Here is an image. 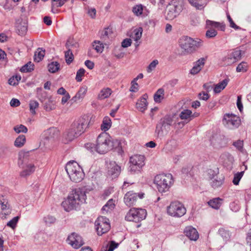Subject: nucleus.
I'll list each match as a JSON object with an SVG mask.
<instances>
[{"instance_id": "1", "label": "nucleus", "mask_w": 251, "mask_h": 251, "mask_svg": "<svg viewBox=\"0 0 251 251\" xmlns=\"http://www.w3.org/2000/svg\"><path fill=\"white\" fill-rule=\"evenodd\" d=\"M85 192L80 188H76L72 190L67 199L62 202V205L65 210L70 211L78 208L79 205L85 201Z\"/></svg>"}, {"instance_id": "2", "label": "nucleus", "mask_w": 251, "mask_h": 251, "mask_svg": "<svg viewBox=\"0 0 251 251\" xmlns=\"http://www.w3.org/2000/svg\"><path fill=\"white\" fill-rule=\"evenodd\" d=\"M85 147L92 153L96 151L100 154H104L111 149L112 143L108 135L106 133H102L97 137L96 145L88 143L85 145Z\"/></svg>"}, {"instance_id": "3", "label": "nucleus", "mask_w": 251, "mask_h": 251, "mask_svg": "<svg viewBox=\"0 0 251 251\" xmlns=\"http://www.w3.org/2000/svg\"><path fill=\"white\" fill-rule=\"evenodd\" d=\"M185 8L184 0H173L166 6L164 17L167 20L176 18Z\"/></svg>"}, {"instance_id": "4", "label": "nucleus", "mask_w": 251, "mask_h": 251, "mask_svg": "<svg viewBox=\"0 0 251 251\" xmlns=\"http://www.w3.org/2000/svg\"><path fill=\"white\" fill-rule=\"evenodd\" d=\"M65 170L70 179L75 182H80L84 177V173L82 169L75 161L68 162Z\"/></svg>"}, {"instance_id": "5", "label": "nucleus", "mask_w": 251, "mask_h": 251, "mask_svg": "<svg viewBox=\"0 0 251 251\" xmlns=\"http://www.w3.org/2000/svg\"><path fill=\"white\" fill-rule=\"evenodd\" d=\"M18 165L22 168L23 170L20 173L22 177H25L32 174L35 170V167L26 154H20L19 155Z\"/></svg>"}, {"instance_id": "6", "label": "nucleus", "mask_w": 251, "mask_h": 251, "mask_svg": "<svg viewBox=\"0 0 251 251\" xmlns=\"http://www.w3.org/2000/svg\"><path fill=\"white\" fill-rule=\"evenodd\" d=\"M154 184L160 193L168 191L174 183L173 176L170 174H159L154 179Z\"/></svg>"}, {"instance_id": "7", "label": "nucleus", "mask_w": 251, "mask_h": 251, "mask_svg": "<svg viewBox=\"0 0 251 251\" xmlns=\"http://www.w3.org/2000/svg\"><path fill=\"white\" fill-rule=\"evenodd\" d=\"M92 118L88 115H84L75 119L72 124V129L75 130L77 134L80 135L84 133L86 129L92 124Z\"/></svg>"}, {"instance_id": "8", "label": "nucleus", "mask_w": 251, "mask_h": 251, "mask_svg": "<svg viewBox=\"0 0 251 251\" xmlns=\"http://www.w3.org/2000/svg\"><path fill=\"white\" fill-rule=\"evenodd\" d=\"M186 212V209L184 205L178 201L172 202L167 207L168 214L173 217H181Z\"/></svg>"}, {"instance_id": "9", "label": "nucleus", "mask_w": 251, "mask_h": 251, "mask_svg": "<svg viewBox=\"0 0 251 251\" xmlns=\"http://www.w3.org/2000/svg\"><path fill=\"white\" fill-rule=\"evenodd\" d=\"M145 157L141 155H134L130 157L129 171L132 173L139 172L144 166Z\"/></svg>"}, {"instance_id": "10", "label": "nucleus", "mask_w": 251, "mask_h": 251, "mask_svg": "<svg viewBox=\"0 0 251 251\" xmlns=\"http://www.w3.org/2000/svg\"><path fill=\"white\" fill-rule=\"evenodd\" d=\"M98 234L101 235L109 231L110 228L109 220L103 216L99 217L95 223Z\"/></svg>"}, {"instance_id": "11", "label": "nucleus", "mask_w": 251, "mask_h": 251, "mask_svg": "<svg viewBox=\"0 0 251 251\" xmlns=\"http://www.w3.org/2000/svg\"><path fill=\"white\" fill-rule=\"evenodd\" d=\"M240 123L239 117L235 115L226 114L224 116L223 123L229 129H233L238 127Z\"/></svg>"}, {"instance_id": "12", "label": "nucleus", "mask_w": 251, "mask_h": 251, "mask_svg": "<svg viewBox=\"0 0 251 251\" xmlns=\"http://www.w3.org/2000/svg\"><path fill=\"white\" fill-rule=\"evenodd\" d=\"M194 40L188 36H182L179 40V47L187 52L194 50Z\"/></svg>"}, {"instance_id": "13", "label": "nucleus", "mask_w": 251, "mask_h": 251, "mask_svg": "<svg viewBox=\"0 0 251 251\" xmlns=\"http://www.w3.org/2000/svg\"><path fill=\"white\" fill-rule=\"evenodd\" d=\"M241 58V51L235 50L222 59V62L224 65H230L239 60Z\"/></svg>"}, {"instance_id": "14", "label": "nucleus", "mask_w": 251, "mask_h": 251, "mask_svg": "<svg viewBox=\"0 0 251 251\" xmlns=\"http://www.w3.org/2000/svg\"><path fill=\"white\" fill-rule=\"evenodd\" d=\"M67 242L74 249H78L84 244L82 237L78 234L73 232L69 235Z\"/></svg>"}, {"instance_id": "15", "label": "nucleus", "mask_w": 251, "mask_h": 251, "mask_svg": "<svg viewBox=\"0 0 251 251\" xmlns=\"http://www.w3.org/2000/svg\"><path fill=\"white\" fill-rule=\"evenodd\" d=\"M144 195V194L143 193L137 194L132 191L128 192L125 195L124 202L128 206H133L135 204L138 198L142 199Z\"/></svg>"}, {"instance_id": "16", "label": "nucleus", "mask_w": 251, "mask_h": 251, "mask_svg": "<svg viewBox=\"0 0 251 251\" xmlns=\"http://www.w3.org/2000/svg\"><path fill=\"white\" fill-rule=\"evenodd\" d=\"M107 175L112 179L118 177L121 173V167L115 161L107 164Z\"/></svg>"}, {"instance_id": "17", "label": "nucleus", "mask_w": 251, "mask_h": 251, "mask_svg": "<svg viewBox=\"0 0 251 251\" xmlns=\"http://www.w3.org/2000/svg\"><path fill=\"white\" fill-rule=\"evenodd\" d=\"M45 97L40 98L41 102L43 103L44 109L47 111H51L55 108V102L51 96L46 97V92H44Z\"/></svg>"}, {"instance_id": "18", "label": "nucleus", "mask_w": 251, "mask_h": 251, "mask_svg": "<svg viewBox=\"0 0 251 251\" xmlns=\"http://www.w3.org/2000/svg\"><path fill=\"white\" fill-rule=\"evenodd\" d=\"M165 129L167 130L168 132L170 130V126L175 125L176 123V117L175 115H167L161 118L158 122Z\"/></svg>"}, {"instance_id": "19", "label": "nucleus", "mask_w": 251, "mask_h": 251, "mask_svg": "<svg viewBox=\"0 0 251 251\" xmlns=\"http://www.w3.org/2000/svg\"><path fill=\"white\" fill-rule=\"evenodd\" d=\"M79 135L77 133L72 129V127L67 129L63 133V139L65 143H68L69 142L73 141L74 139L79 136Z\"/></svg>"}, {"instance_id": "20", "label": "nucleus", "mask_w": 251, "mask_h": 251, "mask_svg": "<svg viewBox=\"0 0 251 251\" xmlns=\"http://www.w3.org/2000/svg\"><path fill=\"white\" fill-rule=\"evenodd\" d=\"M16 28L19 35H24L27 30V22L26 20L20 18L16 21Z\"/></svg>"}, {"instance_id": "21", "label": "nucleus", "mask_w": 251, "mask_h": 251, "mask_svg": "<svg viewBox=\"0 0 251 251\" xmlns=\"http://www.w3.org/2000/svg\"><path fill=\"white\" fill-rule=\"evenodd\" d=\"M184 233L191 240L196 241L199 237L197 229L192 226L186 227Z\"/></svg>"}, {"instance_id": "22", "label": "nucleus", "mask_w": 251, "mask_h": 251, "mask_svg": "<svg viewBox=\"0 0 251 251\" xmlns=\"http://www.w3.org/2000/svg\"><path fill=\"white\" fill-rule=\"evenodd\" d=\"M205 61V59L202 57L194 62V66L190 71V74L194 75L199 73L204 66Z\"/></svg>"}, {"instance_id": "23", "label": "nucleus", "mask_w": 251, "mask_h": 251, "mask_svg": "<svg viewBox=\"0 0 251 251\" xmlns=\"http://www.w3.org/2000/svg\"><path fill=\"white\" fill-rule=\"evenodd\" d=\"M147 94H145L143 95L142 98L137 102L136 108L139 111L143 112L147 109L148 105V102L147 101Z\"/></svg>"}, {"instance_id": "24", "label": "nucleus", "mask_w": 251, "mask_h": 251, "mask_svg": "<svg viewBox=\"0 0 251 251\" xmlns=\"http://www.w3.org/2000/svg\"><path fill=\"white\" fill-rule=\"evenodd\" d=\"M72 46L73 45H71L69 41H68L66 44V47L68 50L65 52V60L68 64H70L74 60V55L70 49Z\"/></svg>"}, {"instance_id": "25", "label": "nucleus", "mask_w": 251, "mask_h": 251, "mask_svg": "<svg viewBox=\"0 0 251 251\" xmlns=\"http://www.w3.org/2000/svg\"><path fill=\"white\" fill-rule=\"evenodd\" d=\"M87 91V87L86 86L81 87L76 95L73 97L72 100L74 102L82 100L85 97Z\"/></svg>"}, {"instance_id": "26", "label": "nucleus", "mask_w": 251, "mask_h": 251, "mask_svg": "<svg viewBox=\"0 0 251 251\" xmlns=\"http://www.w3.org/2000/svg\"><path fill=\"white\" fill-rule=\"evenodd\" d=\"M13 152L12 149L9 146H4L0 149V159L9 157Z\"/></svg>"}, {"instance_id": "27", "label": "nucleus", "mask_w": 251, "mask_h": 251, "mask_svg": "<svg viewBox=\"0 0 251 251\" xmlns=\"http://www.w3.org/2000/svg\"><path fill=\"white\" fill-rule=\"evenodd\" d=\"M167 130L165 129L163 125H161L159 122L157 124L155 130V135L157 138H162L167 135L168 133Z\"/></svg>"}, {"instance_id": "28", "label": "nucleus", "mask_w": 251, "mask_h": 251, "mask_svg": "<svg viewBox=\"0 0 251 251\" xmlns=\"http://www.w3.org/2000/svg\"><path fill=\"white\" fill-rule=\"evenodd\" d=\"M58 134V131L54 127H51L45 132V137L48 140L54 139Z\"/></svg>"}, {"instance_id": "29", "label": "nucleus", "mask_w": 251, "mask_h": 251, "mask_svg": "<svg viewBox=\"0 0 251 251\" xmlns=\"http://www.w3.org/2000/svg\"><path fill=\"white\" fill-rule=\"evenodd\" d=\"M189 3L197 9H202L206 3V0H188Z\"/></svg>"}, {"instance_id": "30", "label": "nucleus", "mask_w": 251, "mask_h": 251, "mask_svg": "<svg viewBox=\"0 0 251 251\" xmlns=\"http://www.w3.org/2000/svg\"><path fill=\"white\" fill-rule=\"evenodd\" d=\"M147 215V211L144 209L142 208H135V216L137 219L135 220L139 221V222L145 219Z\"/></svg>"}, {"instance_id": "31", "label": "nucleus", "mask_w": 251, "mask_h": 251, "mask_svg": "<svg viewBox=\"0 0 251 251\" xmlns=\"http://www.w3.org/2000/svg\"><path fill=\"white\" fill-rule=\"evenodd\" d=\"M142 32L143 28L142 27L137 28L133 30L130 37L137 43L142 37Z\"/></svg>"}, {"instance_id": "32", "label": "nucleus", "mask_w": 251, "mask_h": 251, "mask_svg": "<svg viewBox=\"0 0 251 251\" xmlns=\"http://www.w3.org/2000/svg\"><path fill=\"white\" fill-rule=\"evenodd\" d=\"M229 80L228 79H225L221 82L216 84L214 88V91L216 93H220L223 90L227 85Z\"/></svg>"}, {"instance_id": "33", "label": "nucleus", "mask_w": 251, "mask_h": 251, "mask_svg": "<svg viewBox=\"0 0 251 251\" xmlns=\"http://www.w3.org/2000/svg\"><path fill=\"white\" fill-rule=\"evenodd\" d=\"M224 180V177L222 175L217 176L216 177L212 180L211 186L214 188H218L223 184Z\"/></svg>"}, {"instance_id": "34", "label": "nucleus", "mask_w": 251, "mask_h": 251, "mask_svg": "<svg viewBox=\"0 0 251 251\" xmlns=\"http://www.w3.org/2000/svg\"><path fill=\"white\" fill-rule=\"evenodd\" d=\"M135 219H137V217L135 216V208H131L126 214L125 219L128 221H132L135 223L139 222V221L135 220Z\"/></svg>"}, {"instance_id": "35", "label": "nucleus", "mask_w": 251, "mask_h": 251, "mask_svg": "<svg viewBox=\"0 0 251 251\" xmlns=\"http://www.w3.org/2000/svg\"><path fill=\"white\" fill-rule=\"evenodd\" d=\"M222 199L218 198H215L212 200H210L208 202V205L210 206L211 207L218 209L220 207L222 202Z\"/></svg>"}, {"instance_id": "36", "label": "nucleus", "mask_w": 251, "mask_h": 251, "mask_svg": "<svg viewBox=\"0 0 251 251\" xmlns=\"http://www.w3.org/2000/svg\"><path fill=\"white\" fill-rule=\"evenodd\" d=\"M45 54V50L38 48L34 53V61L39 62L43 59Z\"/></svg>"}, {"instance_id": "37", "label": "nucleus", "mask_w": 251, "mask_h": 251, "mask_svg": "<svg viewBox=\"0 0 251 251\" xmlns=\"http://www.w3.org/2000/svg\"><path fill=\"white\" fill-rule=\"evenodd\" d=\"M111 126V122L110 119L108 117H105L101 125V129L106 131L108 130Z\"/></svg>"}, {"instance_id": "38", "label": "nucleus", "mask_w": 251, "mask_h": 251, "mask_svg": "<svg viewBox=\"0 0 251 251\" xmlns=\"http://www.w3.org/2000/svg\"><path fill=\"white\" fill-rule=\"evenodd\" d=\"M164 90L162 88L159 89L154 95V100L156 102H160L164 98Z\"/></svg>"}, {"instance_id": "39", "label": "nucleus", "mask_w": 251, "mask_h": 251, "mask_svg": "<svg viewBox=\"0 0 251 251\" xmlns=\"http://www.w3.org/2000/svg\"><path fill=\"white\" fill-rule=\"evenodd\" d=\"M60 68V64L57 62H52L48 65V70L51 73H55Z\"/></svg>"}, {"instance_id": "40", "label": "nucleus", "mask_w": 251, "mask_h": 251, "mask_svg": "<svg viewBox=\"0 0 251 251\" xmlns=\"http://www.w3.org/2000/svg\"><path fill=\"white\" fill-rule=\"evenodd\" d=\"M179 116L181 119L189 121L191 120V117L192 116V112L190 110H184L180 113Z\"/></svg>"}, {"instance_id": "41", "label": "nucleus", "mask_w": 251, "mask_h": 251, "mask_svg": "<svg viewBox=\"0 0 251 251\" xmlns=\"http://www.w3.org/2000/svg\"><path fill=\"white\" fill-rule=\"evenodd\" d=\"M25 142V137L24 135H19L14 142V145L17 147H22Z\"/></svg>"}, {"instance_id": "42", "label": "nucleus", "mask_w": 251, "mask_h": 251, "mask_svg": "<svg viewBox=\"0 0 251 251\" xmlns=\"http://www.w3.org/2000/svg\"><path fill=\"white\" fill-rule=\"evenodd\" d=\"M112 91L110 88H107L103 89L101 90L100 94L99 95V98L100 99H104L110 96L111 94Z\"/></svg>"}, {"instance_id": "43", "label": "nucleus", "mask_w": 251, "mask_h": 251, "mask_svg": "<svg viewBox=\"0 0 251 251\" xmlns=\"http://www.w3.org/2000/svg\"><path fill=\"white\" fill-rule=\"evenodd\" d=\"M34 70V64L31 62L24 65L20 69L22 72H30Z\"/></svg>"}, {"instance_id": "44", "label": "nucleus", "mask_w": 251, "mask_h": 251, "mask_svg": "<svg viewBox=\"0 0 251 251\" xmlns=\"http://www.w3.org/2000/svg\"><path fill=\"white\" fill-rule=\"evenodd\" d=\"M115 204L114 203L113 200L111 199L109 200L103 206L101 210L104 213V211L107 212L109 210H112L114 208Z\"/></svg>"}, {"instance_id": "45", "label": "nucleus", "mask_w": 251, "mask_h": 251, "mask_svg": "<svg viewBox=\"0 0 251 251\" xmlns=\"http://www.w3.org/2000/svg\"><path fill=\"white\" fill-rule=\"evenodd\" d=\"M111 33V31L109 28H105L101 32L100 39L102 41H106L109 38V35Z\"/></svg>"}, {"instance_id": "46", "label": "nucleus", "mask_w": 251, "mask_h": 251, "mask_svg": "<svg viewBox=\"0 0 251 251\" xmlns=\"http://www.w3.org/2000/svg\"><path fill=\"white\" fill-rule=\"evenodd\" d=\"M1 212L5 216L8 215L11 213V207L9 203H7L0 206Z\"/></svg>"}, {"instance_id": "47", "label": "nucleus", "mask_w": 251, "mask_h": 251, "mask_svg": "<svg viewBox=\"0 0 251 251\" xmlns=\"http://www.w3.org/2000/svg\"><path fill=\"white\" fill-rule=\"evenodd\" d=\"M222 159L224 160V161L232 163L234 160L233 156L228 152H225L221 155Z\"/></svg>"}, {"instance_id": "48", "label": "nucleus", "mask_w": 251, "mask_h": 251, "mask_svg": "<svg viewBox=\"0 0 251 251\" xmlns=\"http://www.w3.org/2000/svg\"><path fill=\"white\" fill-rule=\"evenodd\" d=\"M93 47L97 52H102L103 49V45L100 41H95L93 43Z\"/></svg>"}, {"instance_id": "49", "label": "nucleus", "mask_w": 251, "mask_h": 251, "mask_svg": "<svg viewBox=\"0 0 251 251\" xmlns=\"http://www.w3.org/2000/svg\"><path fill=\"white\" fill-rule=\"evenodd\" d=\"M159 62L158 60L154 59L153 60L147 67V72L148 73H151L152 71L154 70L157 65L158 64Z\"/></svg>"}, {"instance_id": "50", "label": "nucleus", "mask_w": 251, "mask_h": 251, "mask_svg": "<svg viewBox=\"0 0 251 251\" xmlns=\"http://www.w3.org/2000/svg\"><path fill=\"white\" fill-rule=\"evenodd\" d=\"M143 11V6L141 4L137 5L132 8V12L137 16L141 15Z\"/></svg>"}, {"instance_id": "51", "label": "nucleus", "mask_w": 251, "mask_h": 251, "mask_svg": "<svg viewBox=\"0 0 251 251\" xmlns=\"http://www.w3.org/2000/svg\"><path fill=\"white\" fill-rule=\"evenodd\" d=\"M39 103L36 100H32L29 102L30 111L33 114L36 113L35 109L38 107Z\"/></svg>"}, {"instance_id": "52", "label": "nucleus", "mask_w": 251, "mask_h": 251, "mask_svg": "<svg viewBox=\"0 0 251 251\" xmlns=\"http://www.w3.org/2000/svg\"><path fill=\"white\" fill-rule=\"evenodd\" d=\"M221 23L219 22H214L209 20H207L206 21V28H218L219 27Z\"/></svg>"}, {"instance_id": "53", "label": "nucleus", "mask_w": 251, "mask_h": 251, "mask_svg": "<svg viewBox=\"0 0 251 251\" xmlns=\"http://www.w3.org/2000/svg\"><path fill=\"white\" fill-rule=\"evenodd\" d=\"M247 64L246 62H242L240 63L236 68L237 72H246L247 71Z\"/></svg>"}, {"instance_id": "54", "label": "nucleus", "mask_w": 251, "mask_h": 251, "mask_svg": "<svg viewBox=\"0 0 251 251\" xmlns=\"http://www.w3.org/2000/svg\"><path fill=\"white\" fill-rule=\"evenodd\" d=\"M14 130L17 133H19L20 132L26 133L27 131V128L26 127L23 125L15 126L14 127Z\"/></svg>"}, {"instance_id": "55", "label": "nucleus", "mask_w": 251, "mask_h": 251, "mask_svg": "<svg viewBox=\"0 0 251 251\" xmlns=\"http://www.w3.org/2000/svg\"><path fill=\"white\" fill-rule=\"evenodd\" d=\"M205 34V36L208 38H211L215 37L217 34V31L213 28H209Z\"/></svg>"}, {"instance_id": "56", "label": "nucleus", "mask_w": 251, "mask_h": 251, "mask_svg": "<svg viewBox=\"0 0 251 251\" xmlns=\"http://www.w3.org/2000/svg\"><path fill=\"white\" fill-rule=\"evenodd\" d=\"M244 174V172H241L240 173H238L234 175V178L232 180V182L234 185H238L239 184V181L242 178Z\"/></svg>"}, {"instance_id": "57", "label": "nucleus", "mask_w": 251, "mask_h": 251, "mask_svg": "<svg viewBox=\"0 0 251 251\" xmlns=\"http://www.w3.org/2000/svg\"><path fill=\"white\" fill-rule=\"evenodd\" d=\"M19 219V217L18 216L14 217L12 220H11L7 223V226H8L11 227L13 229L15 228Z\"/></svg>"}, {"instance_id": "58", "label": "nucleus", "mask_w": 251, "mask_h": 251, "mask_svg": "<svg viewBox=\"0 0 251 251\" xmlns=\"http://www.w3.org/2000/svg\"><path fill=\"white\" fill-rule=\"evenodd\" d=\"M86 9L87 10V13L91 18L95 19L96 18L97 11L95 8L88 7L86 8Z\"/></svg>"}, {"instance_id": "59", "label": "nucleus", "mask_w": 251, "mask_h": 251, "mask_svg": "<svg viewBox=\"0 0 251 251\" xmlns=\"http://www.w3.org/2000/svg\"><path fill=\"white\" fill-rule=\"evenodd\" d=\"M44 221L47 225H50L55 222L56 219L53 216L48 215L44 218Z\"/></svg>"}, {"instance_id": "60", "label": "nucleus", "mask_w": 251, "mask_h": 251, "mask_svg": "<svg viewBox=\"0 0 251 251\" xmlns=\"http://www.w3.org/2000/svg\"><path fill=\"white\" fill-rule=\"evenodd\" d=\"M219 233L225 239H227L230 237L229 232L224 228H220L219 230Z\"/></svg>"}, {"instance_id": "61", "label": "nucleus", "mask_w": 251, "mask_h": 251, "mask_svg": "<svg viewBox=\"0 0 251 251\" xmlns=\"http://www.w3.org/2000/svg\"><path fill=\"white\" fill-rule=\"evenodd\" d=\"M85 73L84 69L81 68L79 69L75 77V79L78 82H80L82 80L81 77L84 75Z\"/></svg>"}, {"instance_id": "62", "label": "nucleus", "mask_w": 251, "mask_h": 251, "mask_svg": "<svg viewBox=\"0 0 251 251\" xmlns=\"http://www.w3.org/2000/svg\"><path fill=\"white\" fill-rule=\"evenodd\" d=\"M233 145L236 147L237 150L242 151L243 147V141L239 140L235 141L233 142Z\"/></svg>"}, {"instance_id": "63", "label": "nucleus", "mask_w": 251, "mask_h": 251, "mask_svg": "<svg viewBox=\"0 0 251 251\" xmlns=\"http://www.w3.org/2000/svg\"><path fill=\"white\" fill-rule=\"evenodd\" d=\"M198 97L200 100H207L209 98V95L207 94V93L205 92L200 93L198 95Z\"/></svg>"}, {"instance_id": "64", "label": "nucleus", "mask_w": 251, "mask_h": 251, "mask_svg": "<svg viewBox=\"0 0 251 251\" xmlns=\"http://www.w3.org/2000/svg\"><path fill=\"white\" fill-rule=\"evenodd\" d=\"M131 44V39L126 38L124 39L122 42V47L123 48H127L130 46Z\"/></svg>"}]
</instances>
